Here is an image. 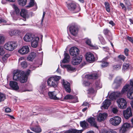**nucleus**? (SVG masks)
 I'll list each match as a JSON object with an SVG mask.
<instances>
[{"instance_id": "49530a36", "label": "nucleus", "mask_w": 133, "mask_h": 133, "mask_svg": "<svg viewBox=\"0 0 133 133\" xmlns=\"http://www.w3.org/2000/svg\"><path fill=\"white\" fill-rule=\"evenodd\" d=\"M121 66L119 64L115 65L113 66L114 69L117 70L121 68Z\"/></svg>"}, {"instance_id": "0eeeda50", "label": "nucleus", "mask_w": 133, "mask_h": 133, "mask_svg": "<svg viewBox=\"0 0 133 133\" xmlns=\"http://www.w3.org/2000/svg\"><path fill=\"white\" fill-rule=\"evenodd\" d=\"M30 72V70H28L27 71L22 75V76H19V80L20 82L21 83H24L26 82L27 81V76L29 75Z\"/></svg>"}, {"instance_id": "864d4df0", "label": "nucleus", "mask_w": 133, "mask_h": 133, "mask_svg": "<svg viewBox=\"0 0 133 133\" xmlns=\"http://www.w3.org/2000/svg\"><path fill=\"white\" fill-rule=\"evenodd\" d=\"M82 132V130H77L76 129L72 130V133H81Z\"/></svg>"}, {"instance_id": "338daca9", "label": "nucleus", "mask_w": 133, "mask_h": 133, "mask_svg": "<svg viewBox=\"0 0 133 133\" xmlns=\"http://www.w3.org/2000/svg\"><path fill=\"white\" fill-rule=\"evenodd\" d=\"M89 104L87 102H84V103L82 104V106H88Z\"/></svg>"}, {"instance_id": "f8f14e48", "label": "nucleus", "mask_w": 133, "mask_h": 133, "mask_svg": "<svg viewBox=\"0 0 133 133\" xmlns=\"http://www.w3.org/2000/svg\"><path fill=\"white\" fill-rule=\"evenodd\" d=\"M70 55L73 57L77 56L79 53V49L76 47H72L70 48L69 50Z\"/></svg>"}, {"instance_id": "f03ea898", "label": "nucleus", "mask_w": 133, "mask_h": 133, "mask_svg": "<svg viewBox=\"0 0 133 133\" xmlns=\"http://www.w3.org/2000/svg\"><path fill=\"white\" fill-rule=\"evenodd\" d=\"M67 6L68 10L72 13H73L78 12L81 9L79 6H76V4L73 3L68 4Z\"/></svg>"}, {"instance_id": "4468645a", "label": "nucleus", "mask_w": 133, "mask_h": 133, "mask_svg": "<svg viewBox=\"0 0 133 133\" xmlns=\"http://www.w3.org/2000/svg\"><path fill=\"white\" fill-rule=\"evenodd\" d=\"M70 31L72 35L74 36L76 35L78 32V27L75 25H72L69 28Z\"/></svg>"}, {"instance_id": "e433bc0d", "label": "nucleus", "mask_w": 133, "mask_h": 133, "mask_svg": "<svg viewBox=\"0 0 133 133\" xmlns=\"http://www.w3.org/2000/svg\"><path fill=\"white\" fill-rule=\"evenodd\" d=\"M18 2L21 6H24L26 4V0H18Z\"/></svg>"}, {"instance_id": "58836bf2", "label": "nucleus", "mask_w": 133, "mask_h": 133, "mask_svg": "<svg viewBox=\"0 0 133 133\" xmlns=\"http://www.w3.org/2000/svg\"><path fill=\"white\" fill-rule=\"evenodd\" d=\"M95 85L96 87V89H97L101 88L102 87V84L100 83L99 81H98L95 83Z\"/></svg>"}, {"instance_id": "9d476101", "label": "nucleus", "mask_w": 133, "mask_h": 133, "mask_svg": "<svg viewBox=\"0 0 133 133\" xmlns=\"http://www.w3.org/2000/svg\"><path fill=\"white\" fill-rule=\"evenodd\" d=\"M30 51V49L28 46H23L18 51L19 53L22 55H24L28 53Z\"/></svg>"}, {"instance_id": "6e6d98bb", "label": "nucleus", "mask_w": 133, "mask_h": 133, "mask_svg": "<svg viewBox=\"0 0 133 133\" xmlns=\"http://www.w3.org/2000/svg\"><path fill=\"white\" fill-rule=\"evenodd\" d=\"M109 31L108 29H105L103 31L104 34L105 35H107L109 32Z\"/></svg>"}, {"instance_id": "473e14b6", "label": "nucleus", "mask_w": 133, "mask_h": 133, "mask_svg": "<svg viewBox=\"0 0 133 133\" xmlns=\"http://www.w3.org/2000/svg\"><path fill=\"white\" fill-rule=\"evenodd\" d=\"M63 66L66 68L68 71H74L75 70V68L70 65H63Z\"/></svg>"}, {"instance_id": "a18cd8bd", "label": "nucleus", "mask_w": 133, "mask_h": 133, "mask_svg": "<svg viewBox=\"0 0 133 133\" xmlns=\"http://www.w3.org/2000/svg\"><path fill=\"white\" fill-rule=\"evenodd\" d=\"M98 38L102 44H104L105 43V42L104 41L103 37L101 35H99Z\"/></svg>"}, {"instance_id": "c03bdc74", "label": "nucleus", "mask_w": 133, "mask_h": 133, "mask_svg": "<svg viewBox=\"0 0 133 133\" xmlns=\"http://www.w3.org/2000/svg\"><path fill=\"white\" fill-rule=\"evenodd\" d=\"M83 84L85 86H88L91 84V83L89 81H83Z\"/></svg>"}, {"instance_id": "c756f323", "label": "nucleus", "mask_w": 133, "mask_h": 133, "mask_svg": "<svg viewBox=\"0 0 133 133\" xmlns=\"http://www.w3.org/2000/svg\"><path fill=\"white\" fill-rule=\"evenodd\" d=\"M36 56V54L34 52H32L28 56L27 58L28 60L29 61H32Z\"/></svg>"}, {"instance_id": "69168bd1", "label": "nucleus", "mask_w": 133, "mask_h": 133, "mask_svg": "<svg viewBox=\"0 0 133 133\" xmlns=\"http://www.w3.org/2000/svg\"><path fill=\"white\" fill-rule=\"evenodd\" d=\"M38 67V66H35L34 65H32L31 66H30V69L31 70H33L35 69L36 68V67Z\"/></svg>"}, {"instance_id": "7ed1b4c3", "label": "nucleus", "mask_w": 133, "mask_h": 133, "mask_svg": "<svg viewBox=\"0 0 133 133\" xmlns=\"http://www.w3.org/2000/svg\"><path fill=\"white\" fill-rule=\"evenodd\" d=\"M123 81V79L119 77H117L115 79L112 85V87L114 89H118Z\"/></svg>"}, {"instance_id": "a19ab883", "label": "nucleus", "mask_w": 133, "mask_h": 133, "mask_svg": "<svg viewBox=\"0 0 133 133\" xmlns=\"http://www.w3.org/2000/svg\"><path fill=\"white\" fill-rule=\"evenodd\" d=\"M127 97L130 99L133 98V92H128Z\"/></svg>"}, {"instance_id": "20e7f679", "label": "nucleus", "mask_w": 133, "mask_h": 133, "mask_svg": "<svg viewBox=\"0 0 133 133\" xmlns=\"http://www.w3.org/2000/svg\"><path fill=\"white\" fill-rule=\"evenodd\" d=\"M121 121V117L117 116L111 118L109 120L110 124L114 126H117L119 125Z\"/></svg>"}, {"instance_id": "8fccbe9b", "label": "nucleus", "mask_w": 133, "mask_h": 133, "mask_svg": "<svg viewBox=\"0 0 133 133\" xmlns=\"http://www.w3.org/2000/svg\"><path fill=\"white\" fill-rule=\"evenodd\" d=\"M14 7L15 9L16 13L17 14H18L20 11L19 9L17 8V7L15 5H14Z\"/></svg>"}, {"instance_id": "4be33fe9", "label": "nucleus", "mask_w": 133, "mask_h": 133, "mask_svg": "<svg viewBox=\"0 0 133 133\" xmlns=\"http://www.w3.org/2000/svg\"><path fill=\"white\" fill-rule=\"evenodd\" d=\"M111 104V101L109 99H107L105 100L103 103L102 107H103L104 109H107Z\"/></svg>"}, {"instance_id": "bf43d9fd", "label": "nucleus", "mask_w": 133, "mask_h": 133, "mask_svg": "<svg viewBox=\"0 0 133 133\" xmlns=\"http://www.w3.org/2000/svg\"><path fill=\"white\" fill-rule=\"evenodd\" d=\"M11 111V109L9 108H5V112L6 113L10 112Z\"/></svg>"}, {"instance_id": "052dcab7", "label": "nucleus", "mask_w": 133, "mask_h": 133, "mask_svg": "<svg viewBox=\"0 0 133 133\" xmlns=\"http://www.w3.org/2000/svg\"><path fill=\"white\" fill-rule=\"evenodd\" d=\"M36 109L38 111H42L43 110V109L41 107H37Z\"/></svg>"}, {"instance_id": "79ce46f5", "label": "nucleus", "mask_w": 133, "mask_h": 133, "mask_svg": "<svg viewBox=\"0 0 133 133\" xmlns=\"http://www.w3.org/2000/svg\"><path fill=\"white\" fill-rule=\"evenodd\" d=\"M5 98V96L4 94L0 93V102L3 101Z\"/></svg>"}, {"instance_id": "09e8293b", "label": "nucleus", "mask_w": 133, "mask_h": 133, "mask_svg": "<svg viewBox=\"0 0 133 133\" xmlns=\"http://www.w3.org/2000/svg\"><path fill=\"white\" fill-rule=\"evenodd\" d=\"M52 78H54V80L56 82L58 81L61 78V77L59 76H55L53 77H51Z\"/></svg>"}, {"instance_id": "13d9d810", "label": "nucleus", "mask_w": 133, "mask_h": 133, "mask_svg": "<svg viewBox=\"0 0 133 133\" xmlns=\"http://www.w3.org/2000/svg\"><path fill=\"white\" fill-rule=\"evenodd\" d=\"M118 57L123 61L125 58V57L123 55H119L118 56Z\"/></svg>"}, {"instance_id": "7c9ffc66", "label": "nucleus", "mask_w": 133, "mask_h": 133, "mask_svg": "<svg viewBox=\"0 0 133 133\" xmlns=\"http://www.w3.org/2000/svg\"><path fill=\"white\" fill-rule=\"evenodd\" d=\"M80 125L83 128L86 129L88 128V124L85 121L80 122Z\"/></svg>"}, {"instance_id": "3c124183", "label": "nucleus", "mask_w": 133, "mask_h": 133, "mask_svg": "<svg viewBox=\"0 0 133 133\" xmlns=\"http://www.w3.org/2000/svg\"><path fill=\"white\" fill-rule=\"evenodd\" d=\"M21 65L22 67L23 68H25L27 66V64L26 62H23L21 63Z\"/></svg>"}, {"instance_id": "ddd939ff", "label": "nucleus", "mask_w": 133, "mask_h": 133, "mask_svg": "<svg viewBox=\"0 0 133 133\" xmlns=\"http://www.w3.org/2000/svg\"><path fill=\"white\" fill-rule=\"evenodd\" d=\"M36 37L33 34L30 33H27L25 35L23 38V39L26 42H29L31 41Z\"/></svg>"}, {"instance_id": "412c9836", "label": "nucleus", "mask_w": 133, "mask_h": 133, "mask_svg": "<svg viewBox=\"0 0 133 133\" xmlns=\"http://www.w3.org/2000/svg\"><path fill=\"white\" fill-rule=\"evenodd\" d=\"M39 38L38 37H36L31 41V46L34 48H36L37 46Z\"/></svg>"}, {"instance_id": "0e129e2a", "label": "nucleus", "mask_w": 133, "mask_h": 133, "mask_svg": "<svg viewBox=\"0 0 133 133\" xmlns=\"http://www.w3.org/2000/svg\"><path fill=\"white\" fill-rule=\"evenodd\" d=\"M130 85L131 88H133V79H131L130 80Z\"/></svg>"}, {"instance_id": "39448f33", "label": "nucleus", "mask_w": 133, "mask_h": 133, "mask_svg": "<svg viewBox=\"0 0 133 133\" xmlns=\"http://www.w3.org/2000/svg\"><path fill=\"white\" fill-rule=\"evenodd\" d=\"M117 102L118 103V106L120 109H124L126 108L127 102L123 98H120L118 99Z\"/></svg>"}, {"instance_id": "c9c22d12", "label": "nucleus", "mask_w": 133, "mask_h": 133, "mask_svg": "<svg viewBox=\"0 0 133 133\" xmlns=\"http://www.w3.org/2000/svg\"><path fill=\"white\" fill-rule=\"evenodd\" d=\"M4 48V46H0V56H3L5 53V51Z\"/></svg>"}, {"instance_id": "bb28decb", "label": "nucleus", "mask_w": 133, "mask_h": 133, "mask_svg": "<svg viewBox=\"0 0 133 133\" xmlns=\"http://www.w3.org/2000/svg\"><path fill=\"white\" fill-rule=\"evenodd\" d=\"M98 77V75L96 74H93L91 75H87L85 76V78L87 79H96Z\"/></svg>"}, {"instance_id": "e2e57ef3", "label": "nucleus", "mask_w": 133, "mask_h": 133, "mask_svg": "<svg viewBox=\"0 0 133 133\" xmlns=\"http://www.w3.org/2000/svg\"><path fill=\"white\" fill-rule=\"evenodd\" d=\"M127 39L132 43H133V38L130 37H127Z\"/></svg>"}, {"instance_id": "603ef678", "label": "nucleus", "mask_w": 133, "mask_h": 133, "mask_svg": "<svg viewBox=\"0 0 133 133\" xmlns=\"http://www.w3.org/2000/svg\"><path fill=\"white\" fill-rule=\"evenodd\" d=\"M112 111L114 113L116 114L118 112V110L117 108H112Z\"/></svg>"}, {"instance_id": "680f3d73", "label": "nucleus", "mask_w": 133, "mask_h": 133, "mask_svg": "<svg viewBox=\"0 0 133 133\" xmlns=\"http://www.w3.org/2000/svg\"><path fill=\"white\" fill-rule=\"evenodd\" d=\"M128 51L129 50L127 49H125L124 50V52L125 55L127 56H128Z\"/></svg>"}, {"instance_id": "37998d69", "label": "nucleus", "mask_w": 133, "mask_h": 133, "mask_svg": "<svg viewBox=\"0 0 133 133\" xmlns=\"http://www.w3.org/2000/svg\"><path fill=\"white\" fill-rule=\"evenodd\" d=\"M102 63L101 66L103 68L106 67L109 65V63L108 62L103 61L102 62Z\"/></svg>"}, {"instance_id": "2f4dec72", "label": "nucleus", "mask_w": 133, "mask_h": 133, "mask_svg": "<svg viewBox=\"0 0 133 133\" xmlns=\"http://www.w3.org/2000/svg\"><path fill=\"white\" fill-rule=\"evenodd\" d=\"M75 98L76 99V101L75 102H78V101L77 100L78 98L77 96H73L72 95H67L65 96L64 98V99H72L74 98Z\"/></svg>"}, {"instance_id": "423d86ee", "label": "nucleus", "mask_w": 133, "mask_h": 133, "mask_svg": "<svg viewBox=\"0 0 133 133\" xmlns=\"http://www.w3.org/2000/svg\"><path fill=\"white\" fill-rule=\"evenodd\" d=\"M124 92H112L109 95V92L108 93V95H109V98L111 99H116V98L118 97L121 96L124 93Z\"/></svg>"}, {"instance_id": "f704fd0d", "label": "nucleus", "mask_w": 133, "mask_h": 133, "mask_svg": "<svg viewBox=\"0 0 133 133\" xmlns=\"http://www.w3.org/2000/svg\"><path fill=\"white\" fill-rule=\"evenodd\" d=\"M10 55L7 54L3 56L2 57V62L3 63L6 62L8 58L10 56Z\"/></svg>"}, {"instance_id": "5701e85b", "label": "nucleus", "mask_w": 133, "mask_h": 133, "mask_svg": "<svg viewBox=\"0 0 133 133\" xmlns=\"http://www.w3.org/2000/svg\"><path fill=\"white\" fill-rule=\"evenodd\" d=\"M88 122L91 125L94 126V127L98 128V127L96 122L95 121V118L94 117H90L88 119Z\"/></svg>"}, {"instance_id": "ea45409f", "label": "nucleus", "mask_w": 133, "mask_h": 133, "mask_svg": "<svg viewBox=\"0 0 133 133\" xmlns=\"http://www.w3.org/2000/svg\"><path fill=\"white\" fill-rule=\"evenodd\" d=\"M129 64L126 63H124L122 68V70L124 71L127 70L129 66Z\"/></svg>"}, {"instance_id": "aec40b11", "label": "nucleus", "mask_w": 133, "mask_h": 133, "mask_svg": "<svg viewBox=\"0 0 133 133\" xmlns=\"http://www.w3.org/2000/svg\"><path fill=\"white\" fill-rule=\"evenodd\" d=\"M20 15L24 18L23 20L24 21H26V18H28L29 17L27 11L24 9H22Z\"/></svg>"}, {"instance_id": "393cba45", "label": "nucleus", "mask_w": 133, "mask_h": 133, "mask_svg": "<svg viewBox=\"0 0 133 133\" xmlns=\"http://www.w3.org/2000/svg\"><path fill=\"white\" fill-rule=\"evenodd\" d=\"M86 43L91 47L92 49H98V47L96 45H94L92 44L91 40L90 39L87 38L85 39Z\"/></svg>"}, {"instance_id": "de8ad7c7", "label": "nucleus", "mask_w": 133, "mask_h": 133, "mask_svg": "<svg viewBox=\"0 0 133 133\" xmlns=\"http://www.w3.org/2000/svg\"><path fill=\"white\" fill-rule=\"evenodd\" d=\"M34 5V0H30V1L29 3V5L26 6V7H31L32 6Z\"/></svg>"}, {"instance_id": "cd10ccee", "label": "nucleus", "mask_w": 133, "mask_h": 133, "mask_svg": "<svg viewBox=\"0 0 133 133\" xmlns=\"http://www.w3.org/2000/svg\"><path fill=\"white\" fill-rule=\"evenodd\" d=\"M54 92H48V95L51 99L55 100H58V98L56 97V94Z\"/></svg>"}, {"instance_id": "a211bd4d", "label": "nucleus", "mask_w": 133, "mask_h": 133, "mask_svg": "<svg viewBox=\"0 0 133 133\" xmlns=\"http://www.w3.org/2000/svg\"><path fill=\"white\" fill-rule=\"evenodd\" d=\"M108 114L106 113H99L97 116V120L99 122L104 121L106 118Z\"/></svg>"}, {"instance_id": "9b49d317", "label": "nucleus", "mask_w": 133, "mask_h": 133, "mask_svg": "<svg viewBox=\"0 0 133 133\" xmlns=\"http://www.w3.org/2000/svg\"><path fill=\"white\" fill-rule=\"evenodd\" d=\"M83 56H80L78 57H73L72 59L71 63L74 65H76L80 63L82 61Z\"/></svg>"}, {"instance_id": "6e6552de", "label": "nucleus", "mask_w": 133, "mask_h": 133, "mask_svg": "<svg viewBox=\"0 0 133 133\" xmlns=\"http://www.w3.org/2000/svg\"><path fill=\"white\" fill-rule=\"evenodd\" d=\"M123 114L124 118L127 119L132 117V114L131 108L130 107H128L125 110H124Z\"/></svg>"}, {"instance_id": "f3484780", "label": "nucleus", "mask_w": 133, "mask_h": 133, "mask_svg": "<svg viewBox=\"0 0 133 133\" xmlns=\"http://www.w3.org/2000/svg\"><path fill=\"white\" fill-rule=\"evenodd\" d=\"M54 79L52 77H50L48 79L47 83L49 86L55 87L57 86V82L55 81Z\"/></svg>"}, {"instance_id": "1a4fd4ad", "label": "nucleus", "mask_w": 133, "mask_h": 133, "mask_svg": "<svg viewBox=\"0 0 133 133\" xmlns=\"http://www.w3.org/2000/svg\"><path fill=\"white\" fill-rule=\"evenodd\" d=\"M24 71L18 70H15L14 71L13 79L16 81L19 80V76H22V75L24 73Z\"/></svg>"}, {"instance_id": "b1692460", "label": "nucleus", "mask_w": 133, "mask_h": 133, "mask_svg": "<svg viewBox=\"0 0 133 133\" xmlns=\"http://www.w3.org/2000/svg\"><path fill=\"white\" fill-rule=\"evenodd\" d=\"M63 85L66 91H71L70 84L66 81H65L64 80H63Z\"/></svg>"}, {"instance_id": "6ab92c4d", "label": "nucleus", "mask_w": 133, "mask_h": 133, "mask_svg": "<svg viewBox=\"0 0 133 133\" xmlns=\"http://www.w3.org/2000/svg\"><path fill=\"white\" fill-rule=\"evenodd\" d=\"M9 85L10 87L15 90L17 91L19 89L18 84L16 82L13 81H10Z\"/></svg>"}, {"instance_id": "f257e3e1", "label": "nucleus", "mask_w": 133, "mask_h": 133, "mask_svg": "<svg viewBox=\"0 0 133 133\" xmlns=\"http://www.w3.org/2000/svg\"><path fill=\"white\" fill-rule=\"evenodd\" d=\"M17 46L16 42L11 41L6 43L4 45V48L7 51H11L15 49Z\"/></svg>"}, {"instance_id": "2eb2a0df", "label": "nucleus", "mask_w": 133, "mask_h": 133, "mask_svg": "<svg viewBox=\"0 0 133 133\" xmlns=\"http://www.w3.org/2000/svg\"><path fill=\"white\" fill-rule=\"evenodd\" d=\"M86 59L87 61L90 63L94 61L95 58L94 55L90 52L87 53L86 55Z\"/></svg>"}, {"instance_id": "dca6fc26", "label": "nucleus", "mask_w": 133, "mask_h": 133, "mask_svg": "<svg viewBox=\"0 0 133 133\" xmlns=\"http://www.w3.org/2000/svg\"><path fill=\"white\" fill-rule=\"evenodd\" d=\"M130 126V124L128 123H124L120 129L119 133H125L127 129Z\"/></svg>"}, {"instance_id": "72a5a7b5", "label": "nucleus", "mask_w": 133, "mask_h": 133, "mask_svg": "<svg viewBox=\"0 0 133 133\" xmlns=\"http://www.w3.org/2000/svg\"><path fill=\"white\" fill-rule=\"evenodd\" d=\"M31 129L35 132L37 133L40 132L41 131V128L38 126H36L35 127H31Z\"/></svg>"}, {"instance_id": "5fc2aeb1", "label": "nucleus", "mask_w": 133, "mask_h": 133, "mask_svg": "<svg viewBox=\"0 0 133 133\" xmlns=\"http://www.w3.org/2000/svg\"><path fill=\"white\" fill-rule=\"evenodd\" d=\"M4 37L1 36H0V44L4 42Z\"/></svg>"}, {"instance_id": "a878e982", "label": "nucleus", "mask_w": 133, "mask_h": 133, "mask_svg": "<svg viewBox=\"0 0 133 133\" xmlns=\"http://www.w3.org/2000/svg\"><path fill=\"white\" fill-rule=\"evenodd\" d=\"M20 33V31L17 29L11 30L9 32V34L11 36L14 35H19Z\"/></svg>"}, {"instance_id": "774afa93", "label": "nucleus", "mask_w": 133, "mask_h": 133, "mask_svg": "<svg viewBox=\"0 0 133 133\" xmlns=\"http://www.w3.org/2000/svg\"><path fill=\"white\" fill-rule=\"evenodd\" d=\"M120 5L122 7L123 9H124V8H125V6L124 5V4L123 3H121L120 4Z\"/></svg>"}, {"instance_id": "4c0bfd02", "label": "nucleus", "mask_w": 133, "mask_h": 133, "mask_svg": "<svg viewBox=\"0 0 133 133\" xmlns=\"http://www.w3.org/2000/svg\"><path fill=\"white\" fill-rule=\"evenodd\" d=\"M104 4L105 6V7L107 11L109 12L110 11V6L109 3L107 2H105L104 3Z\"/></svg>"}, {"instance_id": "4d7b16f0", "label": "nucleus", "mask_w": 133, "mask_h": 133, "mask_svg": "<svg viewBox=\"0 0 133 133\" xmlns=\"http://www.w3.org/2000/svg\"><path fill=\"white\" fill-rule=\"evenodd\" d=\"M106 133H117L115 131L112 130H108V131H106Z\"/></svg>"}, {"instance_id": "c85d7f7f", "label": "nucleus", "mask_w": 133, "mask_h": 133, "mask_svg": "<svg viewBox=\"0 0 133 133\" xmlns=\"http://www.w3.org/2000/svg\"><path fill=\"white\" fill-rule=\"evenodd\" d=\"M64 58L62 61V62L63 63H68L70 60V56L68 54L66 53L64 54Z\"/></svg>"}]
</instances>
